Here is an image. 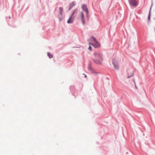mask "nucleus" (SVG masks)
<instances>
[{"label":"nucleus","mask_w":155,"mask_h":155,"mask_svg":"<svg viewBox=\"0 0 155 155\" xmlns=\"http://www.w3.org/2000/svg\"><path fill=\"white\" fill-rule=\"evenodd\" d=\"M133 81L134 82V80H133Z\"/></svg>","instance_id":"412c9836"},{"label":"nucleus","mask_w":155,"mask_h":155,"mask_svg":"<svg viewBox=\"0 0 155 155\" xmlns=\"http://www.w3.org/2000/svg\"><path fill=\"white\" fill-rule=\"evenodd\" d=\"M74 18H71V17H70V18H69L68 20L67 21V23L68 24H71L73 23V22Z\"/></svg>","instance_id":"1a4fd4ad"},{"label":"nucleus","mask_w":155,"mask_h":155,"mask_svg":"<svg viewBox=\"0 0 155 155\" xmlns=\"http://www.w3.org/2000/svg\"><path fill=\"white\" fill-rule=\"evenodd\" d=\"M152 6V5L151 6V7H150V11L149 12V15H148V20H150V19L151 10Z\"/></svg>","instance_id":"f8f14e48"},{"label":"nucleus","mask_w":155,"mask_h":155,"mask_svg":"<svg viewBox=\"0 0 155 155\" xmlns=\"http://www.w3.org/2000/svg\"><path fill=\"white\" fill-rule=\"evenodd\" d=\"M47 55L50 58H53V55L51 54L49 52H47Z\"/></svg>","instance_id":"ddd939ff"},{"label":"nucleus","mask_w":155,"mask_h":155,"mask_svg":"<svg viewBox=\"0 0 155 155\" xmlns=\"http://www.w3.org/2000/svg\"><path fill=\"white\" fill-rule=\"evenodd\" d=\"M134 75V72L133 71H131L130 72H129V71L128 72V76H127V78H129L130 77L133 76Z\"/></svg>","instance_id":"9d476101"},{"label":"nucleus","mask_w":155,"mask_h":155,"mask_svg":"<svg viewBox=\"0 0 155 155\" xmlns=\"http://www.w3.org/2000/svg\"><path fill=\"white\" fill-rule=\"evenodd\" d=\"M9 18H10V16H9Z\"/></svg>","instance_id":"aec40b11"},{"label":"nucleus","mask_w":155,"mask_h":155,"mask_svg":"<svg viewBox=\"0 0 155 155\" xmlns=\"http://www.w3.org/2000/svg\"><path fill=\"white\" fill-rule=\"evenodd\" d=\"M81 8L82 10L85 12L86 13H87L88 12H89V11L86 5L85 4L82 5L81 6Z\"/></svg>","instance_id":"423d86ee"},{"label":"nucleus","mask_w":155,"mask_h":155,"mask_svg":"<svg viewBox=\"0 0 155 155\" xmlns=\"http://www.w3.org/2000/svg\"><path fill=\"white\" fill-rule=\"evenodd\" d=\"M88 49L90 51H91L92 50V48L90 45L89 46L88 48Z\"/></svg>","instance_id":"dca6fc26"},{"label":"nucleus","mask_w":155,"mask_h":155,"mask_svg":"<svg viewBox=\"0 0 155 155\" xmlns=\"http://www.w3.org/2000/svg\"><path fill=\"white\" fill-rule=\"evenodd\" d=\"M59 9L60 10V12L59 14V16H60L59 18H60L59 20H61L60 18H62L63 16V13L62 12L63 10V9L62 7H60L59 8Z\"/></svg>","instance_id":"6e6552de"},{"label":"nucleus","mask_w":155,"mask_h":155,"mask_svg":"<svg viewBox=\"0 0 155 155\" xmlns=\"http://www.w3.org/2000/svg\"><path fill=\"white\" fill-rule=\"evenodd\" d=\"M74 5V2L70 3L69 5V8L68 10L69 11L70 10Z\"/></svg>","instance_id":"9b49d317"},{"label":"nucleus","mask_w":155,"mask_h":155,"mask_svg":"<svg viewBox=\"0 0 155 155\" xmlns=\"http://www.w3.org/2000/svg\"><path fill=\"white\" fill-rule=\"evenodd\" d=\"M93 55L95 57V58L93 59L94 62L96 64H101L103 61L102 54L100 53L95 52L94 53Z\"/></svg>","instance_id":"f257e3e1"},{"label":"nucleus","mask_w":155,"mask_h":155,"mask_svg":"<svg viewBox=\"0 0 155 155\" xmlns=\"http://www.w3.org/2000/svg\"><path fill=\"white\" fill-rule=\"evenodd\" d=\"M128 2L130 5L134 7H136L138 4L136 0H128Z\"/></svg>","instance_id":"f03ea898"},{"label":"nucleus","mask_w":155,"mask_h":155,"mask_svg":"<svg viewBox=\"0 0 155 155\" xmlns=\"http://www.w3.org/2000/svg\"><path fill=\"white\" fill-rule=\"evenodd\" d=\"M87 77V75H85V78H86V77Z\"/></svg>","instance_id":"a211bd4d"},{"label":"nucleus","mask_w":155,"mask_h":155,"mask_svg":"<svg viewBox=\"0 0 155 155\" xmlns=\"http://www.w3.org/2000/svg\"><path fill=\"white\" fill-rule=\"evenodd\" d=\"M86 13V17L87 18H89V16H88V13H89V12H88L87 13Z\"/></svg>","instance_id":"f3484780"},{"label":"nucleus","mask_w":155,"mask_h":155,"mask_svg":"<svg viewBox=\"0 0 155 155\" xmlns=\"http://www.w3.org/2000/svg\"><path fill=\"white\" fill-rule=\"evenodd\" d=\"M81 18L82 24L83 25H84L85 24V22L84 20V13L83 12H81Z\"/></svg>","instance_id":"0eeeda50"},{"label":"nucleus","mask_w":155,"mask_h":155,"mask_svg":"<svg viewBox=\"0 0 155 155\" xmlns=\"http://www.w3.org/2000/svg\"><path fill=\"white\" fill-rule=\"evenodd\" d=\"M90 71L93 73H95L96 74V73H97V72H96V71H95L93 69H92V70H91Z\"/></svg>","instance_id":"2eb2a0df"},{"label":"nucleus","mask_w":155,"mask_h":155,"mask_svg":"<svg viewBox=\"0 0 155 155\" xmlns=\"http://www.w3.org/2000/svg\"><path fill=\"white\" fill-rule=\"evenodd\" d=\"M135 87H136V88H137V87H136V85H135Z\"/></svg>","instance_id":"6ab92c4d"},{"label":"nucleus","mask_w":155,"mask_h":155,"mask_svg":"<svg viewBox=\"0 0 155 155\" xmlns=\"http://www.w3.org/2000/svg\"><path fill=\"white\" fill-rule=\"evenodd\" d=\"M93 40H94L95 43L94 44H93L92 43H89V45H91L93 46L95 48H98L100 46V43L98 42L97 40H96V38L94 37H93Z\"/></svg>","instance_id":"7ed1b4c3"},{"label":"nucleus","mask_w":155,"mask_h":155,"mask_svg":"<svg viewBox=\"0 0 155 155\" xmlns=\"http://www.w3.org/2000/svg\"><path fill=\"white\" fill-rule=\"evenodd\" d=\"M78 12V10L77 8H76L74 11H73L70 16L71 18H74V19L75 16H76L77 13Z\"/></svg>","instance_id":"39448f33"},{"label":"nucleus","mask_w":155,"mask_h":155,"mask_svg":"<svg viewBox=\"0 0 155 155\" xmlns=\"http://www.w3.org/2000/svg\"><path fill=\"white\" fill-rule=\"evenodd\" d=\"M88 70L90 71L91 70H92L93 68L91 67V65L89 64L88 66Z\"/></svg>","instance_id":"4468645a"},{"label":"nucleus","mask_w":155,"mask_h":155,"mask_svg":"<svg viewBox=\"0 0 155 155\" xmlns=\"http://www.w3.org/2000/svg\"><path fill=\"white\" fill-rule=\"evenodd\" d=\"M112 62L114 69L117 70H118L119 65L118 62L114 59L112 60Z\"/></svg>","instance_id":"20e7f679"}]
</instances>
